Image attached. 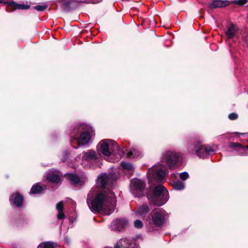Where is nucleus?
<instances>
[{
	"label": "nucleus",
	"instance_id": "nucleus-31",
	"mask_svg": "<svg viewBox=\"0 0 248 248\" xmlns=\"http://www.w3.org/2000/svg\"><path fill=\"white\" fill-rule=\"evenodd\" d=\"M179 175L180 179L183 181L186 180L189 177V174L186 171L180 173Z\"/></svg>",
	"mask_w": 248,
	"mask_h": 248
},
{
	"label": "nucleus",
	"instance_id": "nucleus-30",
	"mask_svg": "<svg viewBox=\"0 0 248 248\" xmlns=\"http://www.w3.org/2000/svg\"><path fill=\"white\" fill-rule=\"evenodd\" d=\"M134 225L135 228L140 229L143 227V223L140 220H136L134 222Z\"/></svg>",
	"mask_w": 248,
	"mask_h": 248
},
{
	"label": "nucleus",
	"instance_id": "nucleus-6",
	"mask_svg": "<svg viewBox=\"0 0 248 248\" xmlns=\"http://www.w3.org/2000/svg\"><path fill=\"white\" fill-rule=\"evenodd\" d=\"M147 197L151 204L160 206L164 204L169 199L168 190L162 185L155 186L152 195H147Z\"/></svg>",
	"mask_w": 248,
	"mask_h": 248
},
{
	"label": "nucleus",
	"instance_id": "nucleus-19",
	"mask_svg": "<svg viewBox=\"0 0 248 248\" xmlns=\"http://www.w3.org/2000/svg\"><path fill=\"white\" fill-rule=\"evenodd\" d=\"M127 151L126 156L130 158H138L142 155L141 152L135 148H132L129 151Z\"/></svg>",
	"mask_w": 248,
	"mask_h": 248
},
{
	"label": "nucleus",
	"instance_id": "nucleus-9",
	"mask_svg": "<svg viewBox=\"0 0 248 248\" xmlns=\"http://www.w3.org/2000/svg\"><path fill=\"white\" fill-rule=\"evenodd\" d=\"M71 128L70 135L71 137V145H73L75 140L78 138L82 132H84V125L81 124H77L73 125Z\"/></svg>",
	"mask_w": 248,
	"mask_h": 248
},
{
	"label": "nucleus",
	"instance_id": "nucleus-26",
	"mask_svg": "<svg viewBox=\"0 0 248 248\" xmlns=\"http://www.w3.org/2000/svg\"><path fill=\"white\" fill-rule=\"evenodd\" d=\"M38 248H54V243L52 242H45L40 244Z\"/></svg>",
	"mask_w": 248,
	"mask_h": 248
},
{
	"label": "nucleus",
	"instance_id": "nucleus-25",
	"mask_svg": "<svg viewBox=\"0 0 248 248\" xmlns=\"http://www.w3.org/2000/svg\"><path fill=\"white\" fill-rule=\"evenodd\" d=\"M43 190V188L42 187L37 184H35L32 186L30 191V194H39Z\"/></svg>",
	"mask_w": 248,
	"mask_h": 248
},
{
	"label": "nucleus",
	"instance_id": "nucleus-17",
	"mask_svg": "<svg viewBox=\"0 0 248 248\" xmlns=\"http://www.w3.org/2000/svg\"><path fill=\"white\" fill-rule=\"evenodd\" d=\"M231 146L235 148H238L239 151V154L241 155H248V145L244 147L238 143L232 142L231 144Z\"/></svg>",
	"mask_w": 248,
	"mask_h": 248
},
{
	"label": "nucleus",
	"instance_id": "nucleus-14",
	"mask_svg": "<svg viewBox=\"0 0 248 248\" xmlns=\"http://www.w3.org/2000/svg\"><path fill=\"white\" fill-rule=\"evenodd\" d=\"M23 201V196L17 192L13 193L10 198L11 203L16 207H20L22 205Z\"/></svg>",
	"mask_w": 248,
	"mask_h": 248
},
{
	"label": "nucleus",
	"instance_id": "nucleus-10",
	"mask_svg": "<svg viewBox=\"0 0 248 248\" xmlns=\"http://www.w3.org/2000/svg\"><path fill=\"white\" fill-rule=\"evenodd\" d=\"M128 225L127 220L125 218H117L110 224V228L113 231H121Z\"/></svg>",
	"mask_w": 248,
	"mask_h": 248
},
{
	"label": "nucleus",
	"instance_id": "nucleus-12",
	"mask_svg": "<svg viewBox=\"0 0 248 248\" xmlns=\"http://www.w3.org/2000/svg\"><path fill=\"white\" fill-rule=\"evenodd\" d=\"M90 139V134L89 132H82L75 141L78 143V146L79 145H84L89 142ZM72 146L74 148L77 149L78 148V147H75L73 145Z\"/></svg>",
	"mask_w": 248,
	"mask_h": 248
},
{
	"label": "nucleus",
	"instance_id": "nucleus-20",
	"mask_svg": "<svg viewBox=\"0 0 248 248\" xmlns=\"http://www.w3.org/2000/svg\"><path fill=\"white\" fill-rule=\"evenodd\" d=\"M47 180L52 183H58L61 181L60 177L57 174L49 171L46 175Z\"/></svg>",
	"mask_w": 248,
	"mask_h": 248
},
{
	"label": "nucleus",
	"instance_id": "nucleus-27",
	"mask_svg": "<svg viewBox=\"0 0 248 248\" xmlns=\"http://www.w3.org/2000/svg\"><path fill=\"white\" fill-rule=\"evenodd\" d=\"M121 166L124 169L127 170H133L134 169L133 165L129 162H122L121 163Z\"/></svg>",
	"mask_w": 248,
	"mask_h": 248
},
{
	"label": "nucleus",
	"instance_id": "nucleus-29",
	"mask_svg": "<svg viewBox=\"0 0 248 248\" xmlns=\"http://www.w3.org/2000/svg\"><path fill=\"white\" fill-rule=\"evenodd\" d=\"M33 8L38 11L42 12L46 9L47 5L45 4L38 5L35 6Z\"/></svg>",
	"mask_w": 248,
	"mask_h": 248
},
{
	"label": "nucleus",
	"instance_id": "nucleus-1",
	"mask_svg": "<svg viewBox=\"0 0 248 248\" xmlns=\"http://www.w3.org/2000/svg\"><path fill=\"white\" fill-rule=\"evenodd\" d=\"M183 161V154L174 150H166L160 155V161L155 165L148 171L149 182L155 181L162 182L165 180V176L168 173L167 168L175 170L179 168Z\"/></svg>",
	"mask_w": 248,
	"mask_h": 248
},
{
	"label": "nucleus",
	"instance_id": "nucleus-13",
	"mask_svg": "<svg viewBox=\"0 0 248 248\" xmlns=\"http://www.w3.org/2000/svg\"><path fill=\"white\" fill-rule=\"evenodd\" d=\"M82 160L83 161L91 162L96 160L98 158L96 152L93 150H88L82 153Z\"/></svg>",
	"mask_w": 248,
	"mask_h": 248
},
{
	"label": "nucleus",
	"instance_id": "nucleus-28",
	"mask_svg": "<svg viewBox=\"0 0 248 248\" xmlns=\"http://www.w3.org/2000/svg\"><path fill=\"white\" fill-rule=\"evenodd\" d=\"M248 2V0H234L232 3L239 6H243Z\"/></svg>",
	"mask_w": 248,
	"mask_h": 248
},
{
	"label": "nucleus",
	"instance_id": "nucleus-7",
	"mask_svg": "<svg viewBox=\"0 0 248 248\" xmlns=\"http://www.w3.org/2000/svg\"><path fill=\"white\" fill-rule=\"evenodd\" d=\"M145 186V182L143 180L134 178L131 181L130 191L135 197H142L144 194Z\"/></svg>",
	"mask_w": 248,
	"mask_h": 248
},
{
	"label": "nucleus",
	"instance_id": "nucleus-21",
	"mask_svg": "<svg viewBox=\"0 0 248 248\" xmlns=\"http://www.w3.org/2000/svg\"><path fill=\"white\" fill-rule=\"evenodd\" d=\"M149 211L150 208L148 205L147 204H143L138 208L136 212V214L138 216L144 217Z\"/></svg>",
	"mask_w": 248,
	"mask_h": 248
},
{
	"label": "nucleus",
	"instance_id": "nucleus-18",
	"mask_svg": "<svg viewBox=\"0 0 248 248\" xmlns=\"http://www.w3.org/2000/svg\"><path fill=\"white\" fill-rule=\"evenodd\" d=\"M67 179L69 180L71 185L74 186L77 185H81L82 182L78 176L75 173H69L67 175Z\"/></svg>",
	"mask_w": 248,
	"mask_h": 248
},
{
	"label": "nucleus",
	"instance_id": "nucleus-15",
	"mask_svg": "<svg viewBox=\"0 0 248 248\" xmlns=\"http://www.w3.org/2000/svg\"><path fill=\"white\" fill-rule=\"evenodd\" d=\"M230 2L228 0H214L209 3V7L211 9L225 7L229 5Z\"/></svg>",
	"mask_w": 248,
	"mask_h": 248
},
{
	"label": "nucleus",
	"instance_id": "nucleus-22",
	"mask_svg": "<svg viewBox=\"0 0 248 248\" xmlns=\"http://www.w3.org/2000/svg\"><path fill=\"white\" fill-rule=\"evenodd\" d=\"M57 210L58 211L57 218L59 219H62L65 218V215L63 213V204L62 201L59 202L56 206Z\"/></svg>",
	"mask_w": 248,
	"mask_h": 248
},
{
	"label": "nucleus",
	"instance_id": "nucleus-8",
	"mask_svg": "<svg viewBox=\"0 0 248 248\" xmlns=\"http://www.w3.org/2000/svg\"><path fill=\"white\" fill-rule=\"evenodd\" d=\"M114 248H140L139 246L127 238H122L119 240Z\"/></svg>",
	"mask_w": 248,
	"mask_h": 248
},
{
	"label": "nucleus",
	"instance_id": "nucleus-24",
	"mask_svg": "<svg viewBox=\"0 0 248 248\" xmlns=\"http://www.w3.org/2000/svg\"><path fill=\"white\" fill-rule=\"evenodd\" d=\"M172 186L174 189L181 190L185 188V183L180 181H174L172 183Z\"/></svg>",
	"mask_w": 248,
	"mask_h": 248
},
{
	"label": "nucleus",
	"instance_id": "nucleus-32",
	"mask_svg": "<svg viewBox=\"0 0 248 248\" xmlns=\"http://www.w3.org/2000/svg\"><path fill=\"white\" fill-rule=\"evenodd\" d=\"M238 115L237 114L235 113H232L230 114L228 116V118L229 119L232 120H235L237 118Z\"/></svg>",
	"mask_w": 248,
	"mask_h": 248
},
{
	"label": "nucleus",
	"instance_id": "nucleus-4",
	"mask_svg": "<svg viewBox=\"0 0 248 248\" xmlns=\"http://www.w3.org/2000/svg\"><path fill=\"white\" fill-rule=\"evenodd\" d=\"M168 213L162 209L154 210L145 219V225L148 231L153 232L155 227H160L165 224L168 219Z\"/></svg>",
	"mask_w": 248,
	"mask_h": 248
},
{
	"label": "nucleus",
	"instance_id": "nucleus-3",
	"mask_svg": "<svg viewBox=\"0 0 248 248\" xmlns=\"http://www.w3.org/2000/svg\"><path fill=\"white\" fill-rule=\"evenodd\" d=\"M99 145L102 154L107 157H110L109 161L118 162L124 155V152L113 140H103L99 142Z\"/></svg>",
	"mask_w": 248,
	"mask_h": 248
},
{
	"label": "nucleus",
	"instance_id": "nucleus-23",
	"mask_svg": "<svg viewBox=\"0 0 248 248\" xmlns=\"http://www.w3.org/2000/svg\"><path fill=\"white\" fill-rule=\"evenodd\" d=\"M9 5L14 9L25 10L28 9L30 8L29 5L24 4H18L14 1L10 2Z\"/></svg>",
	"mask_w": 248,
	"mask_h": 248
},
{
	"label": "nucleus",
	"instance_id": "nucleus-16",
	"mask_svg": "<svg viewBox=\"0 0 248 248\" xmlns=\"http://www.w3.org/2000/svg\"><path fill=\"white\" fill-rule=\"evenodd\" d=\"M238 30L237 27L233 23L230 24L228 27L225 34L228 39H231L235 36L236 33Z\"/></svg>",
	"mask_w": 248,
	"mask_h": 248
},
{
	"label": "nucleus",
	"instance_id": "nucleus-5",
	"mask_svg": "<svg viewBox=\"0 0 248 248\" xmlns=\"http://www.w3.org/2000/svg\"><path fill=\"white\" fill-rule=\"evenodd\" d=\"M215 151L212 146L203 145L201 142L194 140L188 143L186 153L188 155H196L204 159L213 154Z\"/></svg>",
	"mask_w": 248,
	"mask_h": 248
},
{
	"label": "nucleus",
	"instance_id": "nucleus-2",
	"mask_svg": "<svg viewBox=\"0 0 248 248\" xmlns=\"http://www.w3.org/2000/svg\"><path fill=\"white\" fill-rule=\"evenodd\" d=\"M87 202L92 211H102L105 214L109 215L114 211L116 200L114 193L108 190L97 194L93 199H90L89 195Z\"/></svg>",
	"mask_w": 248,
	"mask_h": 248
},
{
	"label": "nucleus",
	"instance_id": "nucleus-11",
	"mask_svg": "<svg viewBox=\"0 0 248 248\" xmlns=\"http://www.w3.org/2000/svg\"><path fill=\"white\" fill-rule=\"evenodd\" d=\"M111 175L109 174L102 173L98 176L97 180V185L102 187H105L112 182Z\"/></svg>",
	"mask_w": 248,
	"mask_h": 248
}]
</instances>
